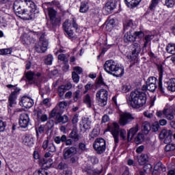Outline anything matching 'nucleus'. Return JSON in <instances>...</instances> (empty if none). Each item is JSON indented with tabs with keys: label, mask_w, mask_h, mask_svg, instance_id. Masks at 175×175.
Here are the masks:
<instances>
[{
	"label": "nucleus",
	"mask_w": 175,
	"mask_h": 175,
	"mask_svg": "<svg viewBox=\"0 0 175 175\" xmlns=\"http://www.w3.org/2000/svg\"><path fill=\"white\" fill-rule=\"evenodd\" d=\"M74 102H77L79 99H81V91L77 90L72 94Z\"/></svg>",
	"instance_id": "nucleus-43"
},
{
	"label": "nucleus",
	"mask_w": 175,
	"mask_h": 175,
	"mask_svg": "<svg viewBox=\"0 0 175 175\" xmlns=\"http://www.w3.org/2000/svg\"><path fill=\"white\" fill-rule=\"evenodd\" d=\"M44 125H40L38 129H36V136L39 137V135H42V133H44Z\"/></svg>",
	"instance_id": "nucleus-49"
},
{
	"label": "nucleus",
	"mask_w": 175,
	"mask_h": 175,
	"mask_svg": "<svg viewBox=\"0 0 175 175\" xmlns=\"http://www.w3.org/2000/svg\"><path fill=\"white\" fill-rule=\"evenodd\" d=\"M156 172H166V167L161 162H158L154 167Z\"/></svg>",
	"instance_id": "nucleus-39"
},
{
	"label": "nucleus",
	"mask_w": 175,
	"mask_h": 175,
	"mask_svg": "<svg viewBox=\"0 0 175 175\" xmlns=\"http://www.w3.org/2000/svg\"><path fill=\"white\" fill-rule=\"evenodd\" d=\"M94 88V84H92L91 82H88L85 85V91L83 92V94H87L90 90H92Z\"/></svg>",
	"instance_id": "nucleus-52"
},
{
	"label": "nucleus",
	"mask_w": 175,
	"mask_h": 175,
	"mask_svg": "<svg viewBox=\"0 0 175 175\" xmlns=\"http://www.w3.org/2000/svg\"><path fill=\"white\" fill-rule=\"evenodd\" d=\"M24 5H27L25 0V1H23L22 0H16L14 1L13 9L18 17H21V14L24 13V11L25 10Z\"/></svg>",
	"instance_id": "nucleus-11"
},
{
	"label": "nucleus",
	"mask_w": 175,
	"mask_h": 175,
	"mask_svg": "<svg viewBox=\"0 0 175 175\" xmlns=\"http://www.w3.org/2000/svg\"><path fill=\"white\" fill-rule=\"evenodd\" d=\"M117 6V4L113 1L112 0L108 1L106 3L105 5L103 8V10H105L106 14H110L113 13V10L116 9Z\"/></svg>",
	"instance_id": "nucleus-21"
},
{
	"label": "nucleus",
	"mask_w": 175,
	"mask_h": 175,
	"mask_svg": "<svg viewBox=\"0 0 175 175\" xmlns=\"http://www.w3.org/2000/svg\"><path fill=\"white\" fill-rule=\"evenodd\" d=\"M139 132V124H136L134 127L130 129L127 132V140L131 142L135 135Z\"/></svg>",
	"instance_id": "nucleus-23"
},
{
	"label": "nucleus",
	"mask_w": 175,
	"mask_h": 175,
	"mask_svg": "<svg viewBox=\"0 0 175 175\" xmlns=\"http://www.w3.org/2000/svg\"><path fill=\"white\" fill-rule=\"evenodd\" d=\"M86 173L88 175H98V172L93 169L86 170Z\"/></svg>",
	"instance_id": "nucleus-62"
},
{
	"label": "nucleus",
	"mask_w": 175,
	"mask_h": 175,
	"mask_svg": "<svg viewBox=\"0 0 175 175\" xmlns=\"http://www.w3.org/2000/svg\"><path fill=\"white\" fill-rule=\"evenodd\" d=\"M108 129L113 137L115 147H117L120 143V136L124 142L126 140V131L125 129H120L118 123L113 122L112 125L108 126Z\"/></svg>",
	"instance_id": "nucleus-2"
},
{
	"label": "nucleus",
	"mask_w": 175,
	"mask_h": 175,
	"mask_svg": "<svg viewBox=\"0 0 175 175\" xmlns=\"http://www.w3.org/2000/svg\"><path fill=\"white\" fill-rule=\"evenodd\" d=\"M115 23L114 19H110L109 21H107L106 29L111 31L114 27Z\"/></svg>",
	"instance_id": "nucleus-47"
},
{
	"label": "nucleus",
	"mask_w": 175,
	"mask_h": 175,
	"mask_svg": "<svg viewBox=\"0 0 175 175\" xmlns=\"http://www.w3.org/2000/svg\"><path fill=\"white\" fill-rule=\"evenodd\" d=\"M107 96H108L107 90L105 89H101L97 92L96 94V99L99 106H101V107H103L106 105H107Z\"/></svg>",
	"instance_id": "nucleus-9"
},
{
	"label": "nucleus",
	"mask_w": 175,
	"mask_h": 175,
	"mask_svg": "<svg viewBox=\"0 0 175 175\" xmlns=\"http://www.w3.org/2000/svg\"><path fill=\"white\" fill-rule=\"evenodd\" d=\"M146 84H157V78L150 77L148 79Z\"/></svg>",
	"instance_id": "nucleus-57"
},
{
	"label": "nucleus",
	"mask_w": 175,
	"mask_h": 175,
	"mask_svg": "<svg viewBox=\"0 0 175 175\" xmlns=\"http://www.w3.org/2000/svg\"><path fill=\"white\" fill-rule=\"evenodd\" d=\"M65 141H66V135H62V136L57 135L53 137V142L55 143V144H61V143H65Z\"/></svg>",
	"instance_id": "nucleus-34"
},
{
	"label": "nucleus",
	"mask_w": 175,
	"mask_h": 175,
	"mask_svg": "<svg viewBox=\"0 0 175 175\" xmlns=\"http://www.w3.org/2000/svg\"><path fill=\"white\" fill-rule=\"evenodd\" d=\"M59 107H55L50 113V118L55 117V121L59 124H66L69 121V117L66 115L62 116V113L58 111Z\"/></svg>",
	"instance_id": "nucleus-8"
},
{
	"label": "nucleus",
	"mask_w": 175,
	"mask_h": 175,
	"mask_svg": "<svg viewBox=\"0 0 175 175\" xmlns=\"http://www.w3.org/2000/svg\"><path fill=\"white\" fill-rule=\"evenodd\" d=\"M68 88H72V85L67 84L66 85H62L58 88L57 92L60 98H64V94L66 92Z\"/></svg>",
	"instance_id": "nucleus-27"
},
{
	"label": "nucleus",
	"mask_w": 175,
	"mask_h": 175,
	"mask_svg": "<svg viewBox=\"0 0 175 175\" xmlns=\"http://www.w3.org/2000/svg\"><path fill=\"white\" fill-rule=\"evenodd\" d=\"M152 129H153L154 132H158V130L159 129V123H158V122L153 123Z\"/></svg>",
	"instance_id": "nucleus-61"
},
{
	"label": "nucleus",
	"mask_w": 175,
	"mask_h": 175,
	"mask_svg": "<svg viewBox=\"0 0 175 175\" xmlns=\"http://www.w3.org/2000/svg\"><path fill=\"white\" fill-rule=\"evenodd\" d=\"M53 55L49 54L44 59V64L46 65H51L53 64Z\"/></svg>",
	"instance_id": "nucleus-48"
},
{
	"label": "nucleus",
	"mask_w": 175,
	"mask_h": 175,
	"mask_svg": "<svg viewBox=\"0 0 175 175\" xmlns=\"http://www.w3.org/2000/svg\"><path fill=\"white\" fill-rule=\"evenodd\" d=\"M44 10H47L49 13V16L50 18V28L51 29H55L56 27H58L59 25V23H61V18L57 15V11L54 10V8H50L46 7V9H44Z\"/></svg>",
	"instance_id": "nucleus-5"
},
{
	"label": "nucleus",
	"mask_w": 175,
	"mask_h": 175,
	"mask_svg": "<svg viewBox=\"0 0 175 175\" xmlns=\"http://www.w3.org/2000/svg\"><path fill=\"white\" fill-rule=\"evenodd\" d=\"M66 106H68V103H66L65 101H62L59 103V106H56V107H59L58 111H59V109H65V107H66Z\"/></svg>",
	"instance_id": "nucleus-59"
},
{
	"label": "nucleus",
	"mask_w": 175,
	"mask_h": 175,
	"mask_svg": "<svg viewBox=\"0 0 175 175\" xmlns=\"http://www.w3.org/2000/svg\"><path fill=\"white\" fill-rule=\"evenodd\" d=\"M131 91V85H123L122 87V92L124 94H126V92H129Z\"/></svg>",
	"instance_id": "nucleus-56"
},
{
	"label": "nucleus",
	"mask_w": 175,
	"mask_h": 175,
	"mask_svg": "<svg viewBox=\"0 0 175 175\" xmlns=\"http://www.w3.org/2000/svg\"><path fill=\"white\" fill-rule=\"evenodd\" d=\"M96 152L102 154L106 151V141L103 138H96L93 144Z\"/></svg>",
	"instance_id": "nucleus-10"
},
{
	"label": "nucleus",
	"mask_w": 175,
	"mask_h": 175,
	"mask_svg": "<svg viewBox=\"0 0 175 175\" xmlns=\"http://www.w3.org/2000/svg\"><path fill=\"white\" fill-rule=\"evenodd\" d=\"M25 2L29 9H25L23 11V14H21V18L23 20H32V18H33L35 12L38 10V7H36L35 3H33V1H32L31 0H25Z\"/></svg>",
	"instance_id": "nucleus-4"
},
{
	"label": "nucleus",
	"mask_w": 175,
	"mask_h": 175,
	"mask_svg": "<svg viewBox=\"0 0 175 175\" xmlns=\"http://www.w3.org/2000/svg\"><path fill=\"white\" fill-rule=\"evenodd\" d=\"M43 9L46 8H50L51 9H54V8H57V9H61V3L57 0H53L51 2L44 3L42 4Z\"/></svg>",
	"instance_id": "nucleus-24"
},
{
	"label": "nucleus",
	"mask_w": 175,
	"mask_h": 175,
	"mask_svg": "<svg viewBox=\"0 0 175 175\" xmlns=\"http://www.w3.org/2000/svg\"><path fill=\"white\" fill-rule=\"evenodd\" d=\"M90 7L88 6V3L87 2H82L80 5L79 12L81 13H87Z\"/></svg>",
	"instance_id": "nucleus-40"
},
{
	"label": "nucleus",
	"mask_w": 175,
	"mask_h": 175,
	"mask_svg": "<svg viewBox=\"0 0 175 175\" xmlns=\"http://www.w3.org/2000/svg\"><path fill=\"white\" fill-rule=\"evenodd\" d=\"M103 68L107 73L113 75L116 77H121L124 76V68L118 66L116 64V62L111 59L106 61Z\"/></svg>",
	"instance_id": "nucleus-3"
},
{
	"label": "nucleus",
	"mask_w": 175,
	"mask_h": 175,
	"mask_svg": "<svg viewBox=\"0 0 175 175\" xmlns=\"http://www.w3.org/2000/svg\"><path fill=\"white\" fill-rule=\"evenodd\" d=\"M135 28L133 26V21L132 20L126 21L124 23V31H127V29H131Z\"/></svg>",
	"instance_id": "nucleus-38"
},
{
	"label": "nucleus",
	"mask_w": 175,
	"mask_h": 175,
	"mask_svg": "<svg viewBox=\"0 0 175 175\" xmlns=\"http://www.w3.org/2000/svg\"><path fill=\"white\" fill-rule=\"evenodd\" d=\"M72 77L74 83H79L80 81V77L76 72H72Z\"/></svg>",
	"instance_id": "nucleus-53"
},
{
	"label": "nucleus",
	"mask_w": 175,
	"mask_h": 175,
	"mask_svg": "<svg viewBox=\"0 0 175 175\" xmlns=\"http://www.w3.org/2000/svg\"><path fill=\"white\" fill-rule=\"evenodd\" d=\"M124 1L128 8L133 9V8H136L142 2V0H124Z\"/></svg>",
	"instance_id": "nucleus-30"
},
{
	"label": "nucleus",
	"mask_w": 175,
	"mask_h": 175,
	"mask_svg": "<svg viewBox=\"0 0 175 175\" xmlns=\"http://www.w3.org/2000/svg\"><path fill=\"white\" fill-rule=\"evenodd\" d=\"M148 154H142L137 158V161L139 165L141 166H143L146 164L147 162H148Z\"/></svg>",
	"instance_id": "nucleus-28"
},
{
	"label": "nucleus",
	"mask_w": 175,
	"mask_h": 175,
	"mask_svg": "<svg viewBox=\"0 0 175 175\" xmlns=\"http://www.w3.org/2000/svg\"><path fill=\"white\" fill-rule=\"evenodd\" d=\"M21 106L25 107V109H31L33 106V100L28 96H23L20 102Z\"/></svg>",
	"instance_id": "nucleus-19"
},
{
	"label": "nucleus",
	"mask_w": 175,
	"mask_h": 175,
	"mask_svg": "<svg viewBox=\"0 0 175 175\" xmlns=\"http://www.w3.org/2000/svg\"><path fill=\"white\" fill-rule=\"evenodd\" d=\"M157 70L159 72V88L161 92H165L163 87H162V80L163 79V66L161 64H157Z\"/></svg>",
	"instance_id": "nucleus-17"
},
{
	"label": "nucleus",
	"mask_w": 175,
	"mask_h": 175,
	"mask_svg": "<svg viewBox=\"0 0 175 175\" xmlns=\"http://www.w3.org/2000/svg\"><path fill=\"white\" fill-rule=\"evenodd\" d=\"M23 144L27 146L28 147H32L33 144V137L31 135H26L23 140Z\"/></svg>",
	"instance_id": "nucleus-31"
},
{
	"label": "nucleus",
	"mask_w": 175,
	"mask_h": 175,
	"mask_svg": "<svg viewBox=\"0 0 175 175\" xmlns=\"http://www.w3.org/2000/svg\"><path fill=\"white\" fill-rule=\"evenodd\" d=\"M165 5L167 8H174L175 0H165Z\"/></svg>",
	"instance_id": "nucleus-51"
},
{
	"label": "nucleus",
	"mask_w": 175,
	"mask_h": 175,
	"mask_svg": "<svg viewBox=\"0 0 175 175\" xmlns=\"http://www.w3.org/2000/svg\"><path fill=\"white\" fill-rule=\"evenodd\" d=\"M76 154H77V149L75 146L66 148L63 150V157L64 159H69V158H72V157L76 155Z\"/></svg>",
	"instance_id": "nucleus-15"
},
{
	"label": "nucleus",
	"mask_w": 175,
	"mask_h": 175,
	"mask_svg": "<svg viewBox=\"0 0 175 175\" xmlns=\"http://www.w3.org/2000/svg\"><path fill=\"white\" fill-rule=\"evenodd\" d=\"M6 126V124L2 120H0V132H3L5 131V128Z\"/></svg>",
	"instance_id": "nucleus-64"
},
{
	"label": "nucleus",
	"mask_w": 175,
	"mask_h": 175,
	"mask_svg": "<svg viewBox=\"0 0 175 175\" xmlns=\"http://www.w3.org/2000/svg\"><path fill=\"white\" fill-rule=\"evenodd\" d=\"M83 103H85L88 107H91L92 106V100H91V96H90V94H88L84 96Z\"/></svg>",
	"instance_id": "nucleus-41"
},
{
	"label": "nucleus",
	"mask_w": 175,
	"mask_h": 175,
	"mask_svg": "<svg viewBox=\"0 0 175 175\" xmlns=\"http://www.w3.org/2000/svg\"><path fill=\"white\" fill-rule=\"evenodd\" d=\"M82 132H90V129H91V120H90V118H82Z\"/></svg>",
	"instance_id": "nucleus-25"
},
{
	"label": "nucleus",
	"mask_w": 175,
	"mask_h": 175,
	"mask_svg": "<svg viewBox=\"0 0 175 175\" xmlns=\"http://www.w3.org/2000/svg\"><path fill=\"white\" fill-rule=\"evenodd\" d=\"M147 102V94L139 90L131 92L130 96L127 100V103L133 109H140L143 107Z\"/></svg>",
	"instance_id": "nucleus-1"
},
{
	"label": "nucleus",
	"mask_w": 175,
	"mask_h": 175,
	"mask_svg": "<svg viewBox=\"0 0 175 175\" xmlns=\"http://www.w3.org/2000/svg\"><path fill=\"white\" fill-rule=\"evenodd\" d=\"M142 131L145 135H148V132L151 131V124L148 122H144L142 125Z\"/></svg>",
	"instance_id": "nucleus-35"
},
{
	"label": "nucleus",
	"mask_w": 175,
	"mask_h": 175,
	"mask_svg": "<svg viewBox=\"0 0 175 175\" xmlns=\"http://www.w3.org/2000/svg\"><path fill=\"white\" fill-rule=\"evenodd\" d=\"M73 69L77 75H81V73H83V68H81V67L75 66Z\"/></svg>",
	"instance_id": "nucleus-60"
},
{
	"label": "nucleus",
	"mask_w": 175,
	"mask_h": 175,
	"mask_svg": "<svg viewBox=\"0 0 175 175\" xmlns=\"http://www.w3.org/2000/svg\"><path fill=\"white\" fill-rule=\"evenodd\" d=\"M165 150L167 152L174 151V150H175V144L168 143V144H167L165 146Z\"/></svg>",
	"instance_id": "nucleus-50"
},
{
	"label": "nucleus",
	"mask_w": 175,
	"mask_h": 175,
	"mask_svg": "<svg viewBox=\"0 0 175 175\" xmlns=\"http://www.w3.org/2000/svg\"><path fill=\"white\" fill-rule=\"evenodd\" d=\"M163 116H165L167 120L172 121V120H174V115L172 112H170V109H164L163 110Z\"/></svg>",
	"instance_id": "nucleus-37"
},
{
	"label": "nucleus",
	"mask_w": 175,
	"mask_h": 175,
	"mask_svg": "<svg viewBox=\"0 0 175 175\" xmlns=\"http://www.w3.org/2000/svg\"><path fill=\"white\" fill-rule=\"evenodd\" d=\"M124 40L126 43H132V42H135V36L131 34V31L129 32L127 31L124 34Z\"/></svg>",
	"instance_id": "nucleus-36"
},
{
	"label": "nucleus",
	"mask_w": 175,
	"mask_h": 175,
	"mask_svg": "<svg viewBox=\"0 0 175 175\" xmlns=\"http://www.w3.org/2000/svg\"><path fill=\"white\" fill-rule=\"evenodd\" d=\"M158 2H159V0H152V3L149 7L150 10L152 12L154 11V9L158 5Z\"/></svg>",
	"instance_id": "nucleus-55"
},
{
	"label": "nucleus",
	"mask_w": 175,
	"mask_h": 175,
	"mask_svg": "<svg viewBox=\"0 0 175 175\" xmlns=\"http://www.w3.org/2000/svg\"><path fill=\"white\" fill-rule=\"evenodd\" d=\"M58 59H59V61H62L63 62H65V64H66V62H68V57H66V55L65 54H60L57 56Z\"/></svg>",
	"instance_id": "nucleus-58"
},
{
	"label": "nucleus",
	"mask_w": 175,
	"mask_h": 175,
	"mask_svg": "<svg viewBox=\"0 0 175 175\" xmlns=\"http://www.w3.org/2000/svg\"><path fill=\"white\" fill-rule=\"evenodd\" d=\"M19 125L21 128H27L29 125V116L27 113H22L19 118Z\"/></svg>",
	"instance_id": "nucleus-18"
},
{
	"label": "nucleus",
	"mask_w": 175,
	"mask_h": 175,
	"mask_svg": "<svg viewBox=\"0 0 175 175\" xmlns=\"http://www.w3.org/2000/svg\"><path fill=\"white\" fill-rule=\"evenodd\" d=\"M157 90V84L154 83H146L142 86V91H150V92H154Z\"/></svg>",
	"instance_id": "nucleus-32"
},
{
	"label": "nucleus",
	"mask_w": 175,
	"mask_h": 175,
	"mask_svg": "<svg viewBox=\"0 0 175 175\" xmlns=\"http://www.w3.org/2000/svg\"><path fill=\"white\" fill-rule=\"evenodd\" d=\"M63 28L67 36L70 38H75V36L73 33V30L72 29V28L77 30L79 28V25H77V23H76V20H75V18H73L72 23H69L68 20L66 21L65 23L63 24Z\"/></svg>",
	"instance_id": "nucleus-7"
},
{
	"label": "nucleus",
	"mask_w": 175,
	"mask_h": 175,
	"mask_svg": "<svg viewBox=\"0 0 175 175\" xmlns=\"http://www.w3.org/2000/svg\"><path fill=\"white\" fill-rule=\"evenodd\" d=\"M21 91V89L20 88H16L14 89V91L11 92L8 97V109H10L11 107H14L16 105H17V95L20 94V92Z\"/></svg>",
	"instance_id": "nucleus-12"
},
{
	"label": "nucleus",
	"mask_w": 175,
	"mask_h": 175,
	"mask_svg": "<svg viewBox=\"0 0 175 175\" xmlns=\"http://www.w3.org/2000/svg\"><path fill=\"white\" fill-rule=\"evenodd\" d=\"M79 122V114H75L72 119V123L73 124H77Z\"/></svg>",
	"instance_id": "nucleus-63"
},
{
	"label": "nucleus",
	"mask_w": 175,
	"mask_h": 175,
	"mask_svg": "<svg viewBox=\"0 0 175 175\" xmlns=\"http://www.w3.org/2000/svg\"><path fill=\"white\" fill-rule=\"evenodd\" d=\"M133 35L135 40H136V39H143V38H144V32L142 31H135Z\"/></svg>",
	"instance_id": "nucleus-46"
},
{
	"label": "nucleus",
	"mask_w": 175,
	"mask_h": 175,
	"mask_svg": "<svg viewBox=\"0 0 175 175\" xmlns=\"http://www.w3.org/2000/svg\"><path fill=\"white\" fill-rule=\"evenodd\" d=\"M57 169H59V170H67L66 169H68V165L66 163L61 162L59 163V165H57Z\"/></svg>",
	"instance_id": "nucleus-54"
},
{
	"label": "nucleus",
	"mask_w": 175,
	"mask_h": 175,
	"mask_svg": "<svg viewBox=\"0 0 175 175\" xmlns=\"http://www.w3.org/2000/svg\"><path fill=\"white\" fill-rule=\"evenodd\" d=\"M135 142L137 144H140V143L144 142V135L142 133H138L135 138Z\"/></svg>",
	"instance_id": "nucleus-45"
},
{
	"label": "nucleus",
	"mask_w": 175,
	"mask_h": 175,
	"mask_svg": "<svg viewBox=\"0 0 175 175\" xmlns=\"http://www.w3.org/2000/svg\"><path fill=\"white\" fill-rule=\"evenodd\" d=\"M173 132L171 130L163 129L159 134V137L161 139H164V143L165 144H169L172 143V135Z\"/></svg>",
	"instance_id": "nucleus-14"
},
{
	"label": "nucleus",
	"mask_w": 175,
	"mask_h": 175,
	"mask_svg": "<svg viewBox=\"0 0 175 175\" xmlns=\"http://www.w3.org/2000/svg\"><path fill=\"white\" fill-rule=\"evenodd\" d=\"M152 39H154V35L148 34L144 36L143 49H146L148 46V44H151Z\"/></svg>",
	"instance_id": "nucleus-29"
},
{
	"label": "nucleus",
	"mask_w": 175,
	"mask_h": 175,
	"mask_svg": "<svg viewBox=\"0 0 175 175\" xmlns=\"http://www.w3.org/2000/svg\"><path fill=\"white\" fill-rule=\"evenodd\" d=\"M33 72L29 71L26 73V78L28 80L29 82H31L30 84H36L38 88H40L42 87V85H40V83H38L36 81H33Z\"/></svg>",
	"instance_id": "nucleus-26"
},
{
	"label": "nucleus",
	"mask_w": 175,
	"mask_h": 175,
	"mask_svg": "<svg viewBox=\"0 0 175 175\" xmlns=\"http://www.w3.org/2000/svg\"><path fill=\"white\" fill-rule=\"evenodd\" d=\"M42 148H44V150H48V151H50L51 152H55V151H57V147H55L54 143H49V139L44 141Z\"/></svg>",
	"instance_id": "nucleus-22"
},
{
	"label": "nucleus",
	"mask_w": 175,
	"mask_h": 175,
	"mask_svg": "<svg viewBox=\"0 0 175 175\" xmlns=\"http://www.w3.org/2000/svg\"><path fill=\"white\" fill-rule=\"evenodd\" d=\"M168 86L167 90L168 91H172L173 92H175V79H171L167 82Z\"/></svg>",
	"instance_id": "nucleus-42"
},
{
	"label": "nucleus",
	"mask_w": 175,
	"mask_h": 175,
	"mask_svg": "<svg viewBox=\"0 0 175 175\" xmlns=\"http://www.w3.org/2000/svg\"><path fill=\"white\" fill-rule=\"evenodd\" d=\"M68 137L72 139L73 142H79L80 140V135L77 129H73L69 134Z\"/></svg>",
	"instance_id": "nucleus-33"
},
{
	"label": "nucleus",
	"mask_w": 175,
	"mask_h": 175,
	"mask_svg": "<svg viewBox=\"0 0 175 175\" xmlns=\"http://www.w3.org/2000/svg\"><path fill=\"white\" fill-rule=\"evenodd\" d=\"M135 120V117L131 113H124L120 115V118L119 120V124L121 126H125V125H128L130 122H132Z\"/></svg>",
	"instance_id": "nucleus-13"
},
{
	"label": "nucleus",
	"mask_w": 175,
	"mask_h": 175,
	"mask_svg": "<svg viewBox=\"0 0 175 175\" xmlns=\"http://www.w3.org/2000/svg\"><path fill=\"white\" fill-rule=\"evenodd\" d=\"M140 51H142V46L139 43L135 42L133 44L132 55L128 56V58L133 61L135 58H137V55L140 54Z\"/></svg>",
	"instance_id": "nucleus-16"
},
{
	"label": "nucleus",
	"mask_w": 175,
	"mask_h": 175,
	"mask_svg": "<svg viewBox=\"0 0 175 175\" xmlns=\"http://www.w3.org/2000/svg\"><path fill=\"white\" fill-rule=\"evenodd\" d=\"M46 35L42 33L40 37V40L35 44L34 49L36 53H42L47 51L49 47V40L46 38Z\"/></svg>",
	"instance_id": "nucleus-6"
},
{
	"label": "nucleus",
	"mask_w": 175,
	"mask_h": 175,
	"mask_svg": "<svg viewBox=\"0 0 175 175\" xmlns=\"http://www.w3.org/2000/svg\"><path fill=\"white\" fill-rule=\"evenodd\" d=\"M34 114L37 116L38 121H41V122H46V121L49 120V116H47V114L44 113L43 110L40 109H35Z\"/></svg>",
	"instance_id": "nucleus-20"
},
{
	"label": "nucleus",
	"mask_w": 175,
	"mask_h": 175,
	"mask_svg": "<svg viewBox=\"0 0 175 175\" xmlns=\"http://www.w3.org/2000/svg\"><path fill=\"white\" fill-rule=\"evenodd\" d=\"M166 51L170 54H175V44H168L166 47Z\"/></svg>",
	"instance_id": "nucleus-44"
}]
</instances>
